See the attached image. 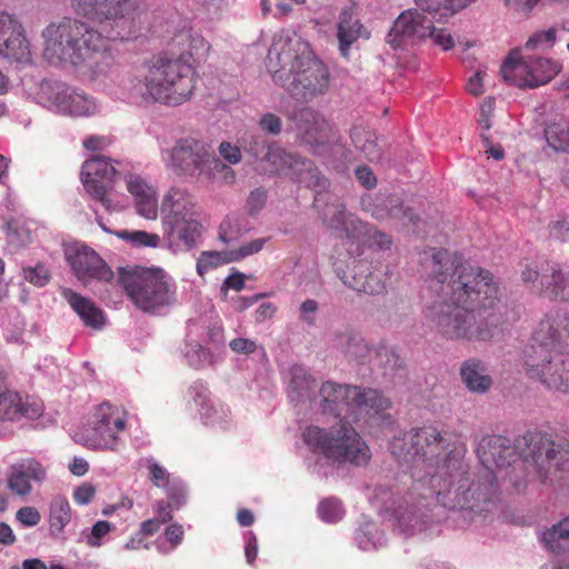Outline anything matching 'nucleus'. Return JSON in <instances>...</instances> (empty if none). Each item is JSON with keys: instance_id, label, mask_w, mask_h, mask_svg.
Masks as SVG:
<instances>
[{"instance_id": "1", "label": "nucleus", "mask_w": 569, "mask_h": 569, "mask_svg": "<svg viewBox=\"0 0 569 569\" xmlns=\"http://www.w3.org/2000/svg\"><path fill=\"white\" fill-rule=\"evenodd\" d=\"M421 263L437 293L425 315L438 331L448 339H491L501 323L500 290L491 272L446 249L425 250Z\"/></svg>"}, {"instance_id": "2", "label": "nucleus", "mask_w": 569, "mask_h": 569, "mask_svg": "<svg viewBox=\"0 0 569 569\" xmlns=\"http://www.w3.org/2000/svg\"><path fill=\"white\" fill-rule=\"evenodd\" d=\"M78 16L93 23L64 18L43 30L44 56L52 63L70 66L79 77L97 80L107 76L113 59L107 40H128L137 32L136 0H74Z\"/></svg>"}, {"instance_id": "3", "label": "nucleus", "mask_w": 569, "mask_h": 569, "mask_svg": "<svg viewBox=\"0 0 569 569\" xmlns=\"http://www.w3.org/2000/svg\"><path fill=\"white\" fill-rule=\"evenodd\" d=\"M419 496L426 503L415 502L409 492L403 501L392 509L400 532L411 536L422 531L431 521L428 500L436 498L443 508L459 511L469 523L478 516L491 513L500 500L497 477L492 470L471 473L469 463L459 451H449L439 470L429 479V487Z\"/></svg>"}, {"instance_id": "4", "label": "nucleus", "mask_w": 569, "mask_h": 569, "mask_svg": "<svg viewBox=\"0 0 569 569\" xmlns=\"http://www.w3.org/2000/svg\"><path fill=\"white\" fill-rule=\"evenodd\" d=\"M477 456L483 470L506 468L521 458L536 468L542 482L569 477V443L555 442L539 431H527L515 441L500 435L485 436L477 446Z\"/></svg>"}, {"instance_id": "5", "label": "nucleus", "mask_w": 569, "mask_h": 569, "mask_svg": "<svg viewBox=\"0 0 569 569\" xmlns=\"http://www.w3.org/2000/svg\"><path fill=\"white\" fill-rule=\"evenodd\" d=\"M267 59L273 81L295 99L309 102L327 93L330 82L329 70L300 36H278L269 49Z\"/></svg>"}, {"instance_id": "6", "label": "nucleus", "mask_w": 569, "mask_h": 569, "mask_svg": "<svg viewBox=\"0 0 569 569\" xmlns=\"http://www.w3.org/2000/svg\"><path fill=\"white\" fill-rule=\"evenodd\" d=\"M196 71L184 54L179 57L154 56L142 64L137 94L170 106L187 101L193 92Z\"/></svg>"}, {"instance_id": "7", "label": "nucleus", "mask_w": 569, "mask_h": 569, "mask_svg": "<svg viewBox=\"0 0 569 569\" xmlns=\"http://www.w3.org/2000/svg\"><path fill=\"white\" fill-rule=\"evenodd\" d=\"M447 432L433 426L416 427L390 445L392 455L411 465L413 491L423 492L429 479L440 469L449 450Z\"/></svg>"}, {"instance_id": "8", "label": "nucleus", "mask_w": 569, "mask_h": 569, "mask_svg": "<svg viewBox=\"0 0 569 569\" xmlns=\"http://www.w3.org/2000/svg\"><path fill=\"white\" fill-rule=\"evenodd\" d=\"M476 0H415L416 8L402 11L395 20L387 42L405 49L428 39L432 23H445Z\"/></svg>"}, {"instance_id": "9", "label": "nucleus", "mask_w": 569, "mask_h": 569, "mask_svg": "<svg viewBox=\"0 0 569 569\" xmlns=\"http://www.w3.org/2000/svg\"><path fill=\"white\" fill-rule=\"evenodd\" d=\"M555 327L540 321L531 343L523 350V366L529 378L538 380L548 390L569 391V353L556 348Z\"/></svg>"}, {"instance_id": "10", "label": "nucleus", "mask_w": 569, "mask_h": 569, "mask_svg": "<svg viewBox=\"0 0 569 569\" xmlns=\"http://www.w3.org/2000/svg\"><path fill=\"white\" fill-rule=\"evenodd\" d=\"M118 281L142 312L161 315L176 302V284L161 268L120 267Z\"/></svg>"}, {"instance_id": "11", "label": "nucleus", "mask_w": 569, "mask_h": 569, "mask_svg": "<svg viewBox=\"0 0 569 569\" xmlns=\"http://www.w3.org/2000/svg\"><path fill=\"white\" fill-rule=\"evenodd\" d=\"M163 238L169 249L186 252L198 247L202 238V224L197 219L194 202L180 189H171L162 202Z\"/></svg>"}, {"instance_id": "12", "label": "nucleus", "mask_w": 569, "mask_h": 569, "mask_svg": "<svg viewBox=\"0 0 569 569\" xmlns=\"http://www.w3.org/2000/svg\"><path fill=\"white\" fill-rule=\"evenodd\" d=\"M305 442L312 452L321 453L339 465L366 466L370 460V450L361 436L349 425L325 429L308 427L302 433Z\"/></svg>"}, {"instance_id": "13", "label": "nucleus", "mask_w": 569, "mask_h": 569, "mask_svg": "<svg viewBox=\"0 0 569 569\" xmlns=\"http://www.w3.org/2000/svg\"><path fill=\"white\" fill-rule=\"evenodd\" d=\"M241 148L257 161L279 164L282 169H287L295 180L307 188L316 189L317 192L327 188L326 177L311 160L281 149L278 143L269 141L261 133H246L241 139Z\"/></svg>"}, {"instance_id": "14", "label": "nucleus", "mask_w": 569, "mask_h": 569, "mask_svg": "<svg viewBox=\"0 0 569 569\" xmlns=\"http://www.w3.org/2000/svg\"><path fill=\"white\" fill-rule=\"evenodd\" d=\"M171 161L176 171L187 177L210 178L214 171L226 168L210 144L191 137L176 142L171 150Z\"/></svg>"}, {"instance_id": "15", "label": "nucleus", "mask_w": 569, "mask_h": 569, "mask_svg": "<svg viewBox=\"0 0 569 569\" xmlns=\"http://www.w3.org/2000/svg\"><path fill=\"white\" fill-rule=\"evenodd\" d=\"M289 119L298 141L313 154L320 153L331 137V124L326 117L312 107H301L295 109Z\"/></svg>"}, {"instance_id": "16", "label": "nucleus", "mask_w": 569, "mask_h": 569, "mask_svg": "<svg viewBox=\"0 0 569 569\" xmlns=\"http://www.w3.org/2000/svg\"><path fill=\"white\" fill-rule=\"evenodd\" d=\"M104 156H93L84 161L80 172L81 182L86 191L101 204L111 211L112 203L107 197L108 190L112 187L119 172Z\"/></svg>"}, {"instance_id": "17", "label": "nucleus", "mask_w": 569, "mask_h": 569, "mask_svg": "<svg viewBox=\"0 0 569 569\" xmlns=\"http://www.w3.org/2000/svg\"><path fill=\"white\" fill-rule=\"evenodd\" d=\"M64 256L74 276L82 282L92 279L110 281L113 278V272L104 260L84 243L69 244L64 250Z\"/></svg>"}, {"instance_id": "18", "label": "nucleus", "mask_w": 569, "mask_h": 569, "mask_svg": "<svg viewBox=\"0 0 569 569\" xmlns=\"http://www.w3.org/2000/svg\"><path fill=\"white\" fill-rule=\"evenodd\" d=\"M360 206L377 220L393 219L412 226L419 221V217L397 194H365L360 199Z\"/></svg>"}, {"instance_id": "19", "label": "nucleus", "mask_w": 569, "mask_h": 569, "mask_svg": "<svg viewBox=\"0 0 569 569\" xmlns=\"http://www.w3.org/2000/svg\"><path fill=\"white\" fill-rule=\"evenodd\" d=\"M0 54L20 64H30L32 61L21 23L6 12L0 13Z\"/></svg>"}, {"instance_id": "20", "label": "nucleus", "mask_w": 569, "mask_h": 569, "mask_svg": "<svg viewBox=\"0 0 569 569\" xmlns=\"http://www.w3.org/2000/svg\"><path fill=\"white\" fill-rule=\"evenodd\" d=\"M353 397L352 416H363L368 423L390 422L391 416L388 411L392 403L380 390L356 386Z\"/></svg>"}, {"instance_id": "21", "label": "nucleus", "mask_w": 569, "mask_h": 569, "mask_svg": "<svg viewBox=\"0 0 569 569\" xmlns=\"http://www.w3.org/2000/svg\"><path fill=\"white\" fill-rule=\"evenodd\" d=\"M335 272L345 286L357 292L379 295L385 289L379 274L372 271L371 263L366 260H353L347 271L336 266Z\"/></svg>"}, {"instance_id": "22", "label": "nucleus", "mask_w": 569, "mask_h": 569, "mask_svg": "<svg viewBox=\"0 0 569 569\" xmlns=\"http://www.w3.org/2000/svg\"><path fill=\"white\" fill-rule=\"evenodd\" d=\"M355 388L356 386L341 385L333 381L323 382L319 389L322 411L336 418L351 417Z\"/></svg>"}, {"instance_id": "23", "label": "nucleus", "mask_w": 569, "mask_h": 569, "mask_svg": "<svg viewBox=\"0 0 569 569\" xmlns=\"http://www.w3.org/2000/svg\"><path fill=\"white\" fill-rule=\"evenodd\" d=\"M338 48L342 57L348 58L351 47L360 38H369V32L361 23L357 8L353 3L343 7L338 16L337 23Z\"/></svg>"}, {"instance_id": "24", "label": "nucleus", "mask_w": 569, "mask_h": 569, "mask_svg": "<svg viewBox=\"0 0 569 569\" xmlns=\"http://www.w3.org/2000/svg\"><path fill=\"white\" fill-rule=\"evenodd\" d=\"M47 479V468L34 458H26L11 466L8 487L20 496L29 495L30 481L43 482Z\"/></svg>"}, {"instance_id": "25", "label": "nucleus", "mask_w": 569, "mask_h": 569, "mask_svg": "<svg viewBox=\"0 0 569 569\" xmlns=\"http://www.w3.org/2000/svg\"><path fill=\"white\" fill-rule=\"evenodd\" d=\"M41 413L42 406L39 402L22 401L18 393L10 390L0 391V420H33Z\"/></svg>"}, {"instance_id": "26", "label": "nucleus", "mask_w": 569, "mask_h": 569, "mask_svg": "<svg viewBox=\"0 0 569 569\" xmlns=\"http://www.w3.org/2000/svg\"><path fill=\"white\" fill-rule=\"evenodd\" d=\"M460 378L468 391L477 395L487 393L493 383L487 365L477 358H470L461 362Z\"/></svg>"}, {"instance_id": "27", "label": "nucleus", "mask_w": 569, "mask_h": 569, "mask_svg": "<svg viewBox=\"0 0 569 569\" xmlns=\"http://www.w3.org/2000/svg\"><path fill=\"white\" fill-rule=\"evenodd\" d=\"M541 292L550 300L569 301V270L563 271L559 264H548L540 277Z\"/></svg>"}, {"instance_id": "28", "label": "nucleus", "mask_w": 569, "mask_h": 569, "mask_svg": "<svg viewBox=\"0 0 569 569\" xmlns=\"http://www.w3.org/2000/svg\"><path fill=\"white\" fill-rule=\"evenodd\" d=\"M127 188L134 198L137 212L147 219H154L158 209L154 189L139 176H130Z\"/></svg>"}, {"instance_id": "29", "label": "nucleus", "mask_w": 569, "mask_h": 569, "mask_svg": "<svg viewBox=\"0 0 569 569\" xmlns=\"http://www.w3.org/2000/svg\"><path fill=\"white\" fill-rule=\"evenodd\" d=\"M72 88L61 81H42L37 93L38 102L44 108L63 114Z\"/></svg>"}, {"instance_id": "30", "label": "nucleus", "mask_w": 569, "mask_h": 569, "mask_svg": "<svg viewBox=\"0 0 569 569\" xmlns=\"http://www.w3.org/2000/svg\"><path fill=\"white\" fill-rule=\"evenodd\" d=\"M63 297L87 327L93 329H101L103 327V312L91 300L71 289L63 290Z\"/></svg>"}, {"instance_id": "31", "label": "nucleus", "mask_w": 569, "mask_h": 569, "mask_svg": "<svg viewBox=\"0 0 569 569\" xmlns=\"http://www.w3.org/2000/svg\"><path fill=\"white\" fill-rule=\"evenodd\" d=\"M500 72L503 79L519 88H530L529 60L522 57L519 49L512 50L503 61Z\"/></svg>"}, {"instance_id": "32", "label": "nucleus", "mask_w": 569, "mask_h": 569, "mask_svg": "<svg viewBox=\"0 0 569 569\" xmlns=\"http://www.w3.org/2000/svg\"><path fill=\"white\" fill-rule=\"evenodd\" d=\"M316 388V379L305 367L296 365L290 369L288 397L292 402H301L311 399Z\"/></svg>"}, {"instance_id": "33", "label": "nucleus", "mask_w": 569, "mask_h": 569, "mask_svg": "<svg viewBox=\"0 0 569 569\" xmlns=\"http://www.w3.org/2000/svg\"><path fill=\"white\" fill-rule=\"evenodd\" d=\"M530 88H538L551 81L560 71L558 62L542 57H528Z\"/></svg>"}, {"instance_id": "34", "label": "nucleus", "mask_w": 569, "mask_h": 569, "mask_svg": "<svg viewBox=\"0 0 569 569\" xmlns=\"http://www.w3.org/2000/svg\"><path fill=\"white\" fill-rule=\"evenodd\" d=\"M119 431L109 425L92 426L86 436L84 446L89 449L116 450Z\"/></svg>"}, {"instance_id": "35", "label": "nucleus", "mask_w": 569, "mask_h": 569, "mask_svg": "<svg viewBox=\"0 0 569 569\" xmlns=\"http://www.w3.org/2000/svg\"><path fill=\"white\" fill-rule=\"evenodd\" d=\"M250 230V222L244 214L231 213L220 223L218 239L223 243H230L243 237Z\"/></svg>"}, {"instance_id": "36", "label": "nucleus", "mask_w": 569, "mask_h": 569, "mask_svg": "<svg viewBox=\"0 0 569 569\" xmlns=\"http://www.w3.org/2000/svg\"><path fill=\"white\" fill-rule=\"evenodd\" d=\"M541 541L553 553H560L567 549L569 541V515L541 536Z\"/></svg>"}, {"instance_id": "37", "label": "nucleus", "mask_w": 569, "mask_h": 569, "mask_svg": "<svg viewBox=\"0 0 569 569\" xmlns=\"http://www.w3.org/2000/svg\"><path fill=\"white\" fill-rule=\"evenodd\" d=\"M66 109L68 110L63 114L71 117H91L99 111L98 103L92 97L74 88L70 92Z\"/></svg>"}, {"instance_id": "38", "label": "nucleus", "mask_w": 569, "mask_h": 569, "mask_svg": "<svg viewBox=\"0 0 569 569\" xmlns=\"http://www.w3.org/2000/svg\"><path fill=\"white\" fill-rule=\"evenodd\" d=\"M350 138L356 148H358L369 161H378L381 159L382 150L377 143V138L373 132L367 131L363 128H353L350 132Z\"/></svg>"}, {"instance_id": "39", "label": "nucleus", "mask_w": 569, "mask_h": 569, "mask_svg": "<svg viewBox=\"0 0 569 569\" xmlns=\"http://www.w3.org/2000/svg\"><path fill=\"white\" fill-rule=\"evenodd\" d=\"M358 547L365 551L377 549L385 545V533L372 521L363 522L355 532Z\"/></svg>"}, {"instance_id": "40", "label": "nucleus", "mask_w": 569, "mask_h": 569, "mask_svg": "<svg viewBox=\"0 0 569 569\" xmlns=\"http://www.w3.org/2000/svg\"><path fill=\"white\" fill-rule=\"evenodd\" d=\"M184 357L189 366L194 369L213 367L220 360L218 355L211 352L209 349L197 342L186 345Z\"/></svg>"}, {"instance_id": "41", "label": "nucleus", "mask_w": 569, "mask_h": 569, "mask_svg": "<svg viewBox=\"0 0 569 569\" xmlns=\"http://www.w3.org/2000/svg\"><path fill=\"white\" fill-rule=\"evenodd\" d=\"M71 520V507L69 501L61 496L56 497L50 503V530L53 535L63 531Z\"/></svg>"}, {"instance_id": "42", "label": "nucleus", "mask_w": 569, "mask_h": 569, "mask_svg": "<svg viewBox=\"0 0 569 569\" xmlns=\"http://www.w3.org/2000/svg\"><path fill=\"white\" fill-rule=\"evenodd\" d=\"M545 136L553 150L569 153V121L550 123L545 130Z\"/></svg>"}, {"instance_id": "43", "label": "nucleus", "mask_w": 569, "mask_h": 569, "mask_svg": "<svg viewBox=\"0 0 569 569\" xmlns=\"http://www.w3.org/2000/svg\"><path fill=\"white\" fill-rule=\"evenodd\" d=\"M233 262L231 250L202 251L197 259V272L203 276L211 269Z\"/></svg>"}, {"instance_id": "44", "label": "nucleus", "mask_w": 569, "mask_h": 569, "mask_svg": "<svg viewBox=\"0 0 569 569\" xmlns=\"http://www.w3.org/2000/svg\"><path fill=\"white\" fill-rule=\"evenodd\" d=\"M114 233L134 248H157L160 243V237L157 233H149L144 230H121Z\"/></svg>"}, {"instance_id": "45", "label": "nucleus", "mask_w": 569, "mask_h": 569, "mask_svg": "<svg viewBox=\"0 0 569 569\" xmlns=\"http://www.w3.org/2000/svg\"><path fill=\"white\" fill-rule=\"evenodd\" d=\"M92 426L109 425L117 430H123L126 427L124 418L116 415V408L110 402H103L96 408Z\"/></svg>"}, {"instance_id": "46", "label": "nucleus", "mask_w": 569, "mask_h": 569, "mask_svg": "<svg viewBox=\"0 0 569 569\" xmlns=\"http://www.w3.org/2000/svg\"><path fill=\"white\" fill-rule=\"evenodd\" d=\"M541 321L551 322L552 327H555V346L559 348L562 352L569 353V318H566V325L562 326V319L560 315H547L545 319Z\"/></svg>"}, {"instance_id": "47", "label": "nucleus", "mask_w": 569, "mask_h": 569, "mask_svg": "<svg viewBox=\"0 0 569 569\" xmlns=\"http://www.w3.org/2000/svg\"><path fill=\"white\" fill-rule=\"evenodd\" d=\"M201 420L207 426H222L230 415L228 407L216 401L199 409Z\"/></svg>"}, {"instance_id": "48", "label": "nucleus", "mask_w": 569, "mask_h": 569, "mask_svg": "<svg viewBox=\"0 0 569 569\" xmlns=\"http://www.w3.org/2000/svg\"><path fill=\"white\" fill-rule=\"evenodd\" d=\"M7 240L14 248L24 247L31 240V232L17 219L6 223Z\"/></svg>"}, {"instance_id": "49", "label": "nucleus", "mask_w": 569, "mask_h": 569, "mask_svg": "<svg viewBox=\"0 0 569 569\" xmlns=\"http://www.w3.org/2000/svg\"><path fill=\"white\" fill-rule=\"evenodd\" d=\"M343 513L342 505L337 498H326L318 505V515L326 522H337Z\"/></svg>"}, {"instance_id": "50", "label": "nucleus", "mask_w": 569, "mask_h": 569, "mask_svg": "<svg viewBox=\"0 0 569 569\" xmlns=\"http://www.w3.org/2000/svg\"><path fill=\"white\" fill-rule=\"evenodd\" d=\"M360 224H362V222L353 214L348 213L343 204L336 208V212L331 219V226L333 228L342 229L349 233V227H352L353 231H357Z\"/></svg>"}, {"instance_id": "51", "label": "nucleus", "mask_w": 569, "mask_h": 569, "mask_svg": "<svg viewBox=\"0 0 569 569\" xmlns=\"http://www.w3.org/2000/svg\"><path fill=\"white\" fill-rule=\"evenodd\" d=\"M269 237L257 238L249 242L243 243L237 249L231 250L233 262L241 261L244 258L260 252L264 244L269 241Z\"/></svg>"}, {"instance_id": "52", "label": "nucleus", "mask_w": 569, "mask_h": 569, "mask_svg": "<svg viewBox=\"0 0 569 569\" xmlns=\"http://www.w3.org/2000/svg\"><path fill=\"white\" fill-rule=\"evenodd\" d=\"M557 40V31L553 28L533 33L526 42V49L551 48Z\"/></svg>"}, {"instance_id": "53", "label": "nucleus", "mask_w": 569, "mask_h": 569, "mask_svg": "<svg viewBox=\"0 0 569 569\" xmlns=\"http://www.w3.org/2000/svg\"><path fill=\"white\" fill-rule=\"evenodd\" d=\"M338 342L342 351L351 358L358 357L359 352L362 350V339L359 335L353 332L339 335Z\"/></svg>"}, {"instance_id": "54", "label": "nucleus", "mask_w": 569, "mask_h": 569, "mask_svg": "<svg viewBox=\"0 0 569 569\" xmlns=\"http://www.w3.org/2000/svg\"><path fill=\"white\" fill-rule=\"evenodd\" d=\"M258 126L263 133L272 137L279 136L283 130L282 119L272 112L261 114Z\"/></svg>"}, {"instance_id": "55", "label": "nucleus", "mask_w": 569, "mask_h": 569, "mask_svg": "<svg viewBox=\"0 0 569 569\" xmlns=\"http://www.w3.org/2000/svg\"><path fill=\"white\" fill-rule=\"evenodd\" d=\"M166 492L171 502L177 507H181L186 502L187 490L186 486L177 480H171L169 483H164Z\"/></svg>"}, {"instance_id": "56", "label": "nucleus", "mask_w": 569, "mask_h": 569, "mask_svg": "<svg viewBox=\"0 0 569 569\" xmlns=\"http://www.w3.org/2000/svg\"><path fill=\"white\" fill-rule=\"evenodd\" d=\"M189 392L193 401L200 407V409L213 401L210 397L208 386L202 381H194L190 386Z\"/></svg>"}, {"instance_id": "57", "label": "nucleus", "mask_w": 569, "mask_h": 569, "mask_svg": "<svg viewBox=\"0 0 569 569\" xmlns=\"http://www.w3.org/2000/svg\"><path fill=\"white\" fill-rule=\"evenodd\" d=\"M431 32L428 34V39H431L433 44L440 47L443 50H450L455 46V41L450 32L446 29L440 28L437 29L435 23H432Z\"/></svg>"}, {"instance_id": "58", "label": "nucleus", "mask_w": 569, "mask_h": 569, "mask_svg": "<svg viewBox=\"0 0 569 569\" xmlns=\"http://www.w3.org/2000/svg\"><path fill=\"white\" fill-rule=\"evenodd\" d=\"M24 278L38 287H43L49 282L50 273L44 266L38 264L34 268L24 269Z\"/></svg>"}, {"instance_id": "59", "label": "nucleus", "mask_w": 569, "mask_h": 569, "mask_svg": "<svg viewBox=\"0 0 569 569\" xmlns=\"http://www.w3.org/2000/svg\"><path fill=\"white\" fill-rule=\"evenodd\" d=\"M267 191L263 188L252 190L247 199L246 208L249 214L258 213L266 204Z\"/></svg>"}, {"instance_id": "60", "label": "nucleus", "mask_w": 569, "mask_h": 569, "mask_svg": "<svg viewBox=\"0 0 569 569\" xmlns=\"http://www.w3.org/2000/svg\"><path fill=\"white\" fill-rule=\"evenodd\" d=\"M319 310V303L315 299L305 300L299 308L300 320L308 326H315L316 315Z\"/></svg>"}, {"instance_id": "61", "label": "nucleus", "mask_w": 569, "mask_h": 569, "mask_svg": "<svg viewBox=\"0 0 569 569\" xmlns=\"http://www.w3.org/2000/svg\"><path fill=\"white\" fill-rule=\"evenodd\" d=\"M230 349L237 355H251L258 350V345L254 340L248 338H234L229 342Z\"/></svg>"}, {"instance_id": "62", "label": "nucleus", "mask_w": 569, "mask_h": 569, "mask_svg": "<svg viewBox=\"0 0 569 569\" xmlns=\"http://www.w3.org/2000/svg\"><path fill=\"white\" fill-rule=\"evenodd\" d=\"M111 529L110 522L100 520L96 522L91 529V533L87 537V545L90 547H99L100 539L104 537Z\"/></svg>"}, {"instance_id": "63", "label": "nucleus", "mask_w": 569, "mask_h": 569, "mask_svg": "<svg viewBox=\"0 0 569 569\" xmlns=\"http://www.w3.org/2000/svg\"><path fill=\"white\" fill-rule=\"evenodd\" d=\"M16 518L19 522L27 527H34L41 520L40 512L34 507L20 508L16 513Z\"/></svg>"}, {"instance_id": "64", "label": "nucleus", "mask_w": 569, "mask_h": 569, "mask_svg": "<svg viewBox=\"0 0 569 569\" xmlns=\"http://www.w3.org/2000/svg\"><path fill=\"white\" fill-rule=\"evenodd\" d=\"M148 468L150 480L154 486L164 487V483H169L171 481L169 472L158 462H150Z\"/></svg>"}]
</instances>
